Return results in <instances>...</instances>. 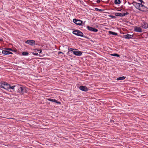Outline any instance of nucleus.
<instances>
[{"mask_svg": "<svg viewBox=\"0 0 148 148\" xmlns=\"http://www.w3.org/2000/svg\"><path fill=\"white\" fill-rule=\"evenodd\" d=\"M3 40V39H2L0 38V41H2Z\"/></svg>", "mask_w": 148, "mask_h": 148, "instance_id": "nucleus-34", "label": "nucleus"}, {"mask_svg": "<svg viewBox=\"0 0 148 148\" xmlns=\"http://www.w3.org/2000/svg\"><path fill=\"white\" fill-rule=\"evenodd\" d=\"M141 26L143 28L147 29L148 28V24L143 21V23L141 24Z\"/></svg>", "mask_w": 148, "mask_h": 148, "instance_id": "nucleus-10", "label": "nucleus"}, {"mask_svg": "<svg viewBox=\"0 0 148 148\" xmlns=\"http://www.w3.org/2000/svg\"><path fill=\"white\" fill-rule=\"evenodd\" d=\"M87 28L88 30L93 32H97L98 31V30L97 29L90 27L89 26H87Z\"/></svg>", "mask_w": 148, "mask_h": 148, "instance_id": "nucleus-9", "label": "nucleus"}, {"mask_svg": "<svg viewBox=\"0 0 148 148\" xmlns=\"http://www.w3.org/2000/svg\"><path fill=\"white\" fill-rule=\"evenodd\" d=\"M79 88L81 90L85 92H87L88 90V88L86 86L82 85L80 86L79 87Z\"/></svg>", "mask_w": 148, "mask_h": 148, "instance_id": "nucleus-8", "label": "nucleus"}, {"mask_svg": "<svg viewBox=\"0 0 148 148\" xmlns=\"http://www.w3.org/2000/svg\"><path fill=\"white\" fill-rule=\"evenodd\" d=\"M13 54V53H12V52H11L10 51H9V52H8V54Z\"/></svg>", "mask_w": 148, "mask_h": 148, "instance_id": "nucleus-31", "label": "nucleus"}, {"mask_svg": "<svg viewBox=\"0 0 148 148\" xmlns=\"http://www.w3.org/2000/svg\"><path fill=\"white\" fill-rule=\"evenodd\" d=\"M82 52L81 51H78V50L77 49H75L74 51L73 52V54L77 56H80L82 54Z\"/></svg>", "mask_w": 148, "mask_h": 148, "instance_id": "nucleus-7", "label": "nucleus"}, {"mask_svg": "<svg viewBox=\"0 0 148 148\" xmlns=\"http://www.w3.org/2000/svg\"><path fill=\"white\" fill-rule=\"evenodd\" d=\"M125 13L126 15H127L129 14V13H128L127 12L126 13Z\"/></svg>", "mask_w": 148, "mask_h": 148, "instance_id": "nucleus-32", "label": "nucleus"}, {"mask_svg": "<svg viewBox=\"0 0 148 148\" xmlns=\"http://www.w3.org/2000/svg\"><path fill=\"white\" fill-rule=\"evenodd\" d=\"M10 86V84L7 82V83L5 84V86H1L2 88L8 90L9 89V87Z\"/></svg>", "mask_w": 148, "mask_h": 148, "instance_id": "nucleus-14", "label": "nucleus"}, {"mask_svg": "<svg viewBox=\"0 0 148 148\" xmlns=\"http://www.w3.org/2000/svg\"><path fill=\"white\" fill-rule=\"evenodd\" d=\"M1 86H3L2 85H1H1H0V88H2V87H1Z\"/></svg>", "mask_w": 148, "mask_h": 148, "instance_id": "nucleus-35", "label": "nucleus"}, {"mask_svg": "<svg viewBox=\"0 0 148 148\" xmlns=\"http://www.w3.org/2000/svg\"><path fill=\"white\" fill-rule=\"evenodd\" d=\"M25 43L32 46L36 45L35 41L32 40H28L25 41Z\"/></svg>", "mask_w": 148, "mask_h": 148, "instance_id": "nucleus-5", "label": "nucleus"}, {"mask_svg": "<svg viewBox=\"0 0 148 148\" xmlns=\"http://www.w3.org/2000/svg\"><path fill=\"white\" fill-rule=\"evenodd\" d=\"M128 3L129 4H130V3H129V2H128Z\"/></svg>", "mask_w": 148, "mask_h": 148, "instance_id": "nucleus-36", "label": "nucleus"}, {"mask_svg": "<svg viewBox=\"0 0 148 148\" xmlns=\"http://www.w3.org/2000/svg\"><path fill=\"white\" fill-rule=\"evenodd\" d=\"M9 51L6 50H3L2 51V53L4 55L8 54Z\"/></svg>", "mask_w": 148, "mask_h": 148, "instance_id": "nucleus-20", "label": "nucleus"}, {"mask_svg": "<svg viewBox=\"0 0 148 148\" xmlns=\"http://www.w3.org/2000/svg\"><path fill=\"white\" fill-rule=\"evenodd\" d=\"M9 88V89H10L13 90L15 88L18 92L21 95H23L24 93L26 92L27 91L26 87L17 84H15L13 86H11L10 85Z\"/></svg>", "mask_w": 148, "mask_h": 148, "instance_id": "nucleus-2", "label": "nucleus"}, {"mask_svg": "<svg viewBox=\"0 0 148 148\" xmlns=\"http://www.w3.org/2000/svg\"><path fill=\"white\" fill-rule=\"evenodd\" d=\"M73 33L77 36L84 37L88 39L90 38L84 35L83 33L79 30L75 29L73 32Z\"/></svg>", "mask_w": 148, "mask_h": 148, "instance_id": "nucleus-3", "label": "nucleus"}, {"mask_svg": "<svg viewBox=\"0 0 148 148\" xmlns=\"http://www.w3.org/2000/svg\"><path fill=\"white\" fill-rule=\"evenodd\" d=\"M33 50H36L38 52H39V53H41V52H42V50H41V49H33Z\"/></svg>", "mask_w": 148, "mask_h": 148, "instance_id": "nucleus-24", "label": "nucleus"}, {"mask_svg": "<svg viewBox=\"0 0 148 148\" xmlns=\"http://www.w3.org/2000/svg\"><path fill=\"white\" fill-rule=\"evenodd\" d=\"M7 83L6 82H4L3 81H1L0 82L1 84L3 86H5V84Z\"/></svg>", "mask_w": 148, "mask_h": 148, "instance_id": "nucleus-23", "label": "nucleus"}, {"mask_svg": "<svg viewBox=\"0 0 148 148\" xmlns=\"http://www.w3.org/2000/svg\"><path fill=\"white\" fill-rule=\"evenodd\" d=\"M139 1L140 2V3L133 1L132 4L137 9L143 12H148V8L145 6L144 4L145 2L143 0H139Z\"/></svg>", "mask_w": 148, "mask_h": 148, "instance_id": "nucleus-1", "label": "nucleus"}, {"mask_svg": "<svg viewBox=\"0 0 148 148\" xmlns=\"http://www.w3.org/2000/svg\"><path fill=\"white\" fill-rule=\"evenodd\" d=\"M134 31L138 32H142V29L139 27L135 26L134 27Z\"/></svg>", "mask_w": 148, "mask_h": 148, "instance_id": "nucleus-12", "label": "nucleus"}, {"mask_svg": "<svg viewBox=\"0 0 148 148\" xmlns=\"http://www.w3.org/2000/svg\"><path fill=\"white\" fill-rule=\"evenodd\" d=\"M68 51L67 53V55L70 56H72V53H73V52L74 51L75 49H73L71 48L68 47Z\"/></svg>", "mask_w": 148, "mask_h": 148, "instance_id": "nucleus-6", "label": "nucleus"}, {"mask_svg": "<svg viewBox=\"0 0 148 148\" xmlns=\"http://www.w3.org/2000/svg\"><path fill=\"white\" fill-rule=\"evenodd\" d=\"M4 49L7 50H9L10 51H14L15 52L16 51L14 50H13L12 49L10 48H5Z\"/></svg>", "mask_w": 148, "mask_h": 148, "instance_id": "nucleus-21", "label": "nucleus"}, {"mask_svg": "<svg viewBox=\"0 0 148 148\" xmlns=\"http://www.w3.org/2000/svg\"><path fill=\"white\" fill-rule=\"evenodd\" d=\"M32 54L33 55L37 56V55H38V53H32Z\"/></svg>", "mask_w": 148, "mask_h": 148, "instance_id": "nucleus-27", "label": "nucleus"}, {"mask_svg": "<svg viewBox=\"0 0 148 148\" xmlns=\"http://www.w3.org/2000/svg\"><path fill=\"white\" fill-rule=\"evenodd\" d=\"M47 100L48 101L55 102L59 104H61V103L60 102L58 101L55 99H53L51 98H49L47 99Z\"/></svg>", "mask_w": 148, "mask_h": 148, "instance_id": "nucleus-13", "label": "nucleus"}, {"mask_svg": "<svg viewBox=\"0 0 148 148\" xmlns=\"http://www.w3.org/2000/svg\"><path fill=\"white\" fill-rule=\"evenodd\" d=\"M122 10V9H121L120 10H117V11H121Z\"/></svg>", "mask_w": 148, "mask_h": 148, "instance_id": "nucleus-33", "label": "nucleus"}, {"mask_svg": "<svg viewBox=\"0 0 148 148\" xmlns=\"http://www.w3.org/2000/svg\"><path fill=\"white\" fill-rule=\"evenodd\" d=\"M126 15L125 13H122V17Z\"/></svg>", "mask_w": 148, "mask_h": 148, "instance_id": "nucleus-28", "label": "nucleus"}, {"mask_svg": "<svg viewBox=\"0 0 148 148\" xmlns=\"http://www.w3.org/2000/svg\"><path fill=\"white\" fill-rule=\"evenodd\" d=\"M100 0H98V1H97V3H99L100 2Z\"/></svg>", "mask_w": 148, "mask_h": 148, "instance_id": "nucleus-30", "label": "nucleus"}, {"mask_svg": "<svg viewBox=\"0 0 148 148\" xmlns=\"http://www.w3.org/2000/svg\"><path fill=\"white\" fill-rule=\"evenodd\" d=\"M134 37V35H131L129 34H127L123 36V38L125 39H131Z\"/></svg>", "mask_w": 148, "mask_h": 148, "instance_id": "nucleus-11", "label": "nucleus"}, {"mask_svg": "<svg viewBox=\"0 0 148 148\" xmlns=\"http://www.w3.org/2000/svg\"><path fill=\"white\" fill-rule=\"evenodd\" d=\"M121 1L120 0H115L114 3L115 4H119L121 3Z\"/></svg>", "mask_w": 148, "mask_h": 148, "instance_id": "nucleus-19", "label": "nucleus"}, {"mask_svg": "<svg viewBox=\"0 0 148 148\" xmlns=\"http://www.w3.org/2000/svg\"><path fill=\"white\" fill-rule=\"evenodd\" d=\"M111 55L112 56H116L117 57H119L120 56L119 55L116 53L112 54H111Z\"/></svg>", "mask_w": 148, "mask_h": 148, "instance_id": "nucleus-22", "label": "nucleus"}, {"mask_svg": "<svg viewBox=\"0 0 148 148\" xmlns=\"http://www.w3.org/2000/svg\"><path fill=\"white\" fill-rule=\"evenodd\" d=\"M29 53L26 51L23 52L22 53V55L24 56H27L29 55Z\"/></svg>", "mask_w": 148, "mask_h": 148, "instance_id": "nucleus-18", "label": "nucleus"}, {"mask_svg": "<svg viewBox=\"0 0 148 148\" xmlns=\"http://www.w3.org/2000/svg\"><path fill=\"white\" fill-rule=\"evenodd\" d=\"M109 16L110 17L112 18H116V17L115 16H113L112 15H109Z\"/></svg>", "mask_w": 148, "mask_h": 148, "instance_id": "nucleus-26", "label": "nucleus"}, {"mask_svg": "<svg viewBox=\"0 0 148 148\" xmlns=\"http://www.w3.org/2000/svg\"><path fill=\"white\" fill-rule=\"evenodd\" d=\"M116 16L122 17V13H114Z\"/></svg>", "mask_w": 148, "mask_h": 148, "instance_id": "nucleus-16", "label": "nucleus"}, {"mask_svg": "<svg viewBox=\"0 0 148 148\" xmlns=\"http://www.w3.org/2000/svg\"><path fill=\"white\" fill-rule=\"evenodd\" d=\"M95 10L99 12H101L103 10L100 9L96 8H95Z\"/></svg>", "mask_w": 148, "mask_h": 148, "instance_id": "nucleus-25", "label": "nucleus"}, {"mask_svg": "<svg viewBox=\"0 0 148 148\" xmlns=\"http://www.w3.org/2000/svg\"><path fill=\"white\" fill-rule=\"evenodd\" d=\"M60 53H63L61 51L58 52V54H60Z\"/></svg>", "mask_w": 148, "mask_h": 148, "instance_id": "nucleus-29", "label": "nucleus"}, {"mask_svg": "<svg viewBox=\"0 0 148 148\" xmlns=\"http://www.w3.org/2000/svg\"><path fill=\"white\" fill-rule=\"evenodd\" d=\"M73 21L75 24L77 25H84V23L83 24V22L80 20L74 18L73 19Z\"/></svg>", "mask_w": 148, "mask_h": 148, "instance_id": "nucleus-4", "label": "nucleus"}, {"mask_svg": "<svg viewBox=\"0 0 148 148\" xmlns=\"http://www.w3.org/2000/svg\"><path fill=\"white\" fill-rule=\"evenodd\" d=\"M126 78V77L124 76L121 77H118L116 79L117 80H122L125 79Z\"/></svg>", "mask_w": 148, "mask_h": 148, "instance_id": "nucleus-17", "label": "nucleus"}, {"mask_svg": "<svg viewBox=\"0 0 148 148\" xmlns=\"http://www.w3.org/2000/svg\"><path fill=\"white\" fill-rule=\"evenodd\" d=\"M108 32L110 34H112L115 36H117L118 35V34L117 33L113 32L112 31H109Z\"/></svg>", "mask_w": 148, "mask_h": 148, "instance_id": "nucleus-15", "label": "nucleus"}]
</instances>
